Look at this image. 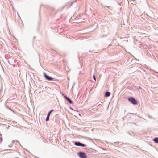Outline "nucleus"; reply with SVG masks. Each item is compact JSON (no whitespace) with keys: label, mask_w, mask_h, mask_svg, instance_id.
<instances>
[{"label":"nucleus","mask_w":158,"mask_h":158,"mask_svg":"<svg viewBox=\"0 0 158 158\" xmlns=\"http://www.w3.org/2000/svg\"><path fill=\"white\" fill-rule=\"evenodd\" d=\"M8 108L9 109V110H10L12 111V110H11L9 107H8Z\"/></svg>","instance_id":"dca6fc26"},{"label":"nucleus","mask_w":158,"mask_h":158,"mask_svg":"<svg viewBox=\"0 0 158 158\" xmlns=\"http://www.w3.org/2000/svg\"><path fill=\"white\" fill-rule=\"evenodd\" d=\"M78 155L80 158H87V156L86 154L82 152H80L78 153Z\"/></svg>","instance_id":"f03ea898"},{"label":"nucleus","mask_w":158,"mask_h":158,"mask_svg":"<svg viewBox=\"0 0 158 158\" xmlns=\"http://www.w3.org/2000/svg\"><path fill=\"white\" fill-rule=\"evenodd\" d=\"M139 89H140V87H139Z\"/></svg>","instance_id":"412c9836"},{"label":"nucleus","mask_w":158,"mask_h":158,"mask_svg":"<svg viewBox=\"0 0 158 158\" xmlns=\"http://www.w3.org/2000/svg\"><path fill=\"white\" fill-rule=\"evenodd\" d=\"M74 144L77 146H82L85 147H86V145L81 143L79 141H75L74 142Z\"/></svg>","instance_id":"20e7f679"},{"label":"nucleus","mask_w":158,"mask_h":158,"mask_svg":"<svg viewBox=\"0 0 158 158\" xmlns=\"http://www.w3.org/2000/svg\"><path fill=\"white\" fill-rule=\"evenodd\" d=\"M153 141L155 143H158V137H155L153 139Z\"/></svg>","instance_id":"6e6552de"},{"label":"nucleus","mask_w":158,"mask_h":158,"mask_svg":"<svg viewBox=\"0 0 158 158\" xmlns=\"http://www.w3.org/2000/svg\"><path fill=\"white\" fill-rule=\"evenodd\" d=\"M128 100L133 105H135L138 104L137 100L133 97H131L127 98Z\"/></svg>","instance_id":"f257e3e1"},{"label":"nucleus","mask_w":158,"mask_h":158,"mask_svg":"<svg viewBox=\"0 0 158 158\" xmlns=\"http://www.w3.org/2000/svg\"><path fill=\"white\" fill-rule=\"evenodd\" d=\"M69 108L70 109L72 110H73L74 111H75V110H74L72 108L71 106Z\"/></svg>","instance_id":"ddd939ff"},{"label":"nucleus","mask_w":158,"mask_h":158,"mask_svg":"<svg viewBox=\"0 0 158 158\" xmlns=\"http://www.w3.org/2000/svg\"><path fill=\"white\" fill-rule=\"evenodd\" d=\"M8 150V149H6V150Z\"/></svg>","instance_id":"aec40b11"},{"label":"nucleus","mask_w":158,"mask_h":158,"mask_svg":"<svg viewBox=\"0 0 158 158\" xmlns=\"http://www.w3.org/2000/svg\"><path fill=\"white\" fill-rule=\"evenodd\" d=\"M134 57V58L135 59V60H138V61H139V60H137V59H136V58H135Z\"/></svg>","instance_id":"2eb2a0df"},{"label":"nucleus","mask_w":158,"mask_h":158,"mask_svg":"<svg viewBox=\"0 0 158 158\" xmlns=\"http://www.w3.org/2000/svg\"><path fill=\"white\" fill-rule=\"evenodd\" d=\"M2 135L1 134H0V143L2 141Z\"/></svg>","instance_id":"1a4fd4ad"},{"label":"nucleus","mask_w":158,"mask_h":158,"mask_svg":"<svg viewBox=\"0 0 158 158\" xmlns=\"http://www.w3.org/2000/svg\"><path fill=\"white\" fill-rule=\"evenodd\" d=\"M110 95V93L109 92L106 91L105 93L104 96L105 97H109Z\"/></svg>","instance_id":"423d86ee"},{"label":"nucleus","mask_w":158,"mask_h":158,"mask_svg":"<svg viewBox=\"0 0 158 158\" xmlns=\"http://www.w3.org/2000/svg\"><path fill=\"white\" fill-rule=\"evenodd\" d=\"M93 77V79L95 80V81H96V79L95 75H94Z\"/></svg>","instance_id":"f8f14e48"},{"label":"nucleus","mask_w":158,"mask_h":158,"mask_svg":"<svg viewBox=\"0 0 158 158\" xmlns=\"http://www.w3.org/2000/svg\"><path fill=\"white\" fill-rule=\"evenodd\" d=\"M62 95L64 97V98L66 99L68 97L66 95H65L64 94H62Z\"/></svg>","instance_id":"9d476101"},{"label":"nucleus","mask_w":158,"mask_h":158,"mask_svg":"<svg viewBox=\"0 0 158 158\" xmlns=\"http://www.w3.org/2000/svg\"><path fill=\"white\" fill-rule=\"evenodd\" d=\"M54 110H51L48 112L45 120L47 122L49 120V117L50 114Z\"/></svg>","instance_id":"39448f33"},{"label":"nucleus","mask_w":158,"mask_h":158,"mask_svg":"<svg viewBox=\"0 0 158 158\" xmlns=\"http://www.w3.org/2000/svg\"><path fill=\"white\" fill-rule=\"evenodd\" d=\"M43 74L45 78L48 81L54 80L55 78L52 77L48 75H47L45 72Z\"/></svg>","instance_id":"7ed1b4c3"},{"label":"nucleus","mask_w":158,"mask_h":158,"mask_svg":"<svg viewBox=\"0 0 158 158\" xmlns=\"http://www.w3.org/2000/svg\"><path fill=\"white\" fill-rule=\"evenodd\" d=\"M66 100L70 104H73V101L69 97L66 98Z\"/></svg>","instance_id":"0eeeda50"},{"label":"nucleus","mask_w":158,"mask_h":158,"mask_svg":"<svg viewBox=\"0 0 158 158\" xmlns=\"http://www.w3.org/2000/svg\"><path fill=\"white\" fill-rule=\"evenodd\" d=\"M152 71H153V72H156V73H158V72H156V71H154V70H152Z\"/></svg>","instance_id":"4468645a"},{"label":"nucleus","mask_w":158,"mask_h":158,"mask_svg":"<svg viewBox=\"0 0 158 158\" xmlns=\"http://www.w3.org/2000/svg\"><path fill=\"white\" fill-rule=\"evenodd\" d=\"M76 1H77V0H75L74 1H73V2H71V6L74 2H75Z\"/></svg>","instance_id":"9b49d317"},{"label":"nucleus","mask_w":158,"mask_h":158,"mask_svg":"<svg viewBox=\"0 0 158 158\" xmlns=\"http://www.w3.org/2000/svg\"><path fill=\"white\" fill-rule=\"evenodd\" d=\"M118 142H114V143H118Z\"/></svg>","instance_id":"f3484780"},{"label":"nucleus","mask_w":158,"mask_h":158,"mask_svg":"<svg viewBox=\"0 0 158 158\" xmlns=\"http://www.w3.org/2000/svg\"><path fill=\"white\" fill-rule=\"evenodd\" d=\"M79 115L80 116H81V115H80V113L79 114Z\"/></svg>","instance_id":"a211bd4d"},{"label":"nucleus","mask_w":158,"mask_h":158,"mask_svg":"<svg viewBox=\"0 0 158 158\" xmlns=\"http://www.w3.org/2000/svg\"><path fill=\"white\" fill-rule=\"evenodd\" d=\"M9 146V148H10V145H9V146Z\"/></svg>","instance_id":"6ab92c4d"}]
</instances>
